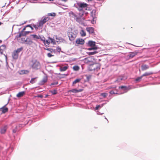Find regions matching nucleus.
I'll use <instances>...</instances> for the list:
<instances>
[{"label":"nucleus","instance_id":"1","mask_svg":"<svg viewBox=\"0 0 160 160\" xmlns=\"http://www.w3.org/2000/svg\"><path fill=\"white\" fill-rule=\"evenodd\" d=\"M88 5L82 2H77L76 3L74 4V7L76 8L81 13H79V16L82 17L84 14V10H88L89 8L88 7Z\"/></svg>","mask_w":160,"mask_h":160},{"label":"nucleus","instance_id":"2","mask_svg":"<svg viewBox=\"0 0 160 160\" xmlns=\"http://www.w3.org/2000/svg\"><path fill=\"white\" fill-rule=\"evenodd\" d=\"M140 87V86L139 85L134 86H122L119 87V89L120 90H122L123 91V92L121 93V94H123L124 93L127 92L128 91L131 89L138 88Z\"/></svg>","mask_w":160,"mask_h":160},{"label":"nucleus","instance_id":"3","mask_svg":"<svg viewBox=\"0 0 160 160\" xmlns=\"http://www.w3.org/2000/svg\"><path fill=\"white\" fill-rule=\"evenodd\" d=\"M78 33V31L77 30H71V32H69L68 34V36L69 40L71 41L73 40L76 37Z\"/></svg>","mask_w":160,"mask_h":160},{"label":"nucleus","instance_id":"4","mask_svg":"<svg viewBox=\"0 0 160 160\" xmlns=\"http://www.w3.org/2000/svg\"><path fill=\"white\" fill-rule=\"evenodd\" d=\"M100 68L99 66L96 64H91L89 67V70L91 71H98Z\"/></svg>","mask_w":160,"mask_h":160},{"label":"nucleus","instance_id":"5","mask_svg":"<svg viewBox=\"0 0 160 160\" xmlns=\"http://www.w3.org/2000/svg\"><path fill=\"white\" fill-rule=\"evenodd\" d=\"M31 66L33 69L37 70L40 68V64L39 62L36 60L33 62Z\"/></svg>","mask_w":160,"mask_h":160},{"label":"nucleus","instance_id":"6","mask_svg":"<svg viewBox=\"0 0 160 160\" xmlns=\"http://www.w3.org/2000/svg\"><path fill=\"white\" fill-rule=\"evenodd\" d=\"M127 79V77L124 74L121 75L119 76L117 79L115 81V82H119L122 81H124Z\"/></svg>","mask_w":160,"mask_h":160},{"label":"nucleus","instance_id":"7","mask_svg":"<svg viewBox=\"0 0 160 160\" xmlns=\"http://www.w3.org/2000/svg\"><path fill=\"white\" fill-rule=\"evenodd\" d=\"M8 128V126L7 125H4L3 127L1 128L0 132L2 134H4L6 132L7 129Z\"/></svg>","mask_w":160,"mask_h":160},{"label":"nucleus","instance_id":"8","mask_svg":"<svg viewBox=\"0 0 160 160\" xmlns=\"http://www.w3.org/2000/svg\"><path fill=\"white\" fill-rule=\"evenodd\" d=\"M30 36L32 37V39L36 41H37L38 39H39L40 38V36L39 35H37L36 34H31Z\"/></svg>","mask_w":160,"mask_h":160},{"label":"nucleus","instance_id":"9","mask_svg":"<svg viewBox=\"0 0 160 160\" xmlns=\"http://www.w3.org/2000/svg\"><path fill=\"white\" fill-rule=\"evenodd\" d=\"M96 42L92 41H89L87 43V44L88 46L90 47H94L96 46Z\"/></svg>","mask_w":160,"mask_h":160},{"label":"nucleus","instance_id":"10","mask_svg":"<svg viewBox=\"0 0 160 160\" xmlns=\"http://www.w3.org/2000/svg\"><path fill=\"white\" fill-rule=\"evenodd\" d=\"M86 30L89 34H92L94 33V28L92 27H87Z\"/></svg>","mask_w":160,"mask_h":160},{"label":"nucleus","instance_id":"11","mask_svg":"<svg viewBox=\"0 0 160 160\" xmlns=\"http://www.w3.org/2000/svg\"><path fill=\"white\" fill-rule=\"evenodd\" d=\"M23 41L26 42V44L29 45H31L33 42L32 40L28 38H27L26 39L24 38Z\"/></svg>","mask_w":160,"mask_h":160},{"label":"nucleus","instance_id":"12","mask_svg":"<svg viewBox=\"0 0 160 160\" xmlns=\"http://www.w3.org/2000/svg\"><path fill=\"white\" fill-rule=\"evenodd\" d=\"M85 41L82 39L78 38L77 39L76 41V42L78 44L82 45L84 44Z\"/></svg>","mask_w":160,"mask_h":160},{"label":"nucleus","instance_id":"13","mask_svg":"<svg viewBox=\"0 0 160 160\" xmlns=\"http://www.w3.org/2000/svg\"><path fill=\"white\" fill-rule=\"evenodd\" d=\"M47 77H44L43 78V79L40 82L39 84L40 85H43L46 82H47Z\"/></svg>","mask_w":160,"mask_h":160},{"label":"nucleus","instance_id":"14","mask_svg":"<svg viewBox=\"0 0 160 160\" xmlns=\"http://www.w3.org/2000/svg\"><path fill=\"white\" fill-rule=\"evenodd\" d=\"M8 102L2 107L0 108V109L2 110V112L3 113H5L8 110V108H7L6 107V106L8 104Z\"/></svg>","mask_w":160,"mask_h":160},{"label":"nucleus","instance_id":"15","mask_svg":"<svg viewBox=\"0 0 160 160\" xmlns=\"http://www.w3.org/2000/svg\"><path fill=\"white\" fill-rule=\"evenodd\" d=\"M69 16L71 18H73L74 19H75L76 17L77 16V15L75 14L73 12L71 11L69 13Z\"/></svg>","mask_w":160,"mask_h":160},{"label":"nucleus","instance_id":"16","mask_svg":"<svg viewBox=\"0 0 160 160\" xmlns=\"http://www.w3.org/2000/svg\"><path fill=\"white\" fill-rule=\"evenodd\" d=\"M82 91L81 89H72L69 91L70 92H72L74 93H77L78 92H81Z\"/></svg>","mask_w":160,"mask_h":160},{"label":"nucleus","instance_id":"17","mask_svg":"<svg viewBox=\"0 0 160 160\" xmlns=\"http://www.w3.org/2000/svg\"><path fill=\"white\" fill-rule=\"evenodd\" d=\"M12 57L14 59H17L18 58V54L17 53H16L14 51L13 53H12Z\"/></svg>","mask_w":160,"mask_h":160},{"label":"nucleus","instance_id":"18","mask_svg":"<svg viewBox=\"0 0 160 160\" xmlns=\"http://www.w3.org/2000/svg\"><path fill=\"white\" fill-rule=\"evenodd\" d=\"M45 23L41 19L40 21H39V22L37 23L38 27L41 28H42L43 25Z\"/></svg>","mask_w":160,"mask_h":160},{"label":"nucleus","instance_id":"19","mask_svg":"<svg viewBox=\"0 0 160 160\" xmlns=\"http://www.w3.org/2000/svg\"><path fill=\"white\" fill-rule=\"evenodd\" d=\"M25 94V92L24 91H22L19 92L17 95V97L18 98H20L22 96Z\"/></svg>","mask_w":160,"mask_h":160},{"label":"nucleus","instance_id":"20","mask_svg":"<svg viewBox=\"0 0 160 160\" xmlns=\"http://www.w3.org/2000/svg\"><path fill=\"white\" fill-rule=\"evenodd\" d=\"M28 72L29 71L26 70H22L19 72V74L21 75L27 74Z\"/></svg>","mask_w":160,"mask_h":160},{"label":"nucleus","instance_id":"21","mask_svg":"<svg viewBox=\"0 0 160 160\" xmlns=\"http://www.w3.org/2000/svg\"><path fill=\"white\" fill-rule=\"evenodd\" d=\"M49 18L48 17H42V21L45 23L47 21H48L49 20Z\"/></svg>","mask_w":160,"mask_h":160},{"label":"nucleus","instance_id":"22","mask_svg":"<svg viewBox=\"0 0 160 160\" xmlns=\"http://www.w3.org/2000/svg\"><path fill=\"white\" fill-rule=\"evenodd\" d=\"M149 68V67L147 65H142V70H145L148 69Z\"/></svg>","mask_w":160,"mask_h":160},{"label":"nucleus","instance_id":"23","mask_svg":"<svg viewBox=\"0 0 160 160\" xmlns=\"http://www.w3.org/2000/svg\"><path fill=\"white\" fill-rule=\"evenodd\" d=\"M44 49L52 53L53 52L55 53L56 52V50L53 49L52 48H44Z\"/></svg>","mask_w":160,"mask_h":160},{"label":"nucleus","instance_id":"24","mask_svg":"<svg viewBox=\"0 0 160 160\" xmlns=\"http://www.w3.org/2000/svg\"><path fill=\"white\" fill-rule=\"evenodd\" d=\"M23 48L22 47H21L19 48H18L16 50H14V51L16 53H17L18 54L22 50Z\"/></svg>","mask_w":160,"mask_h":160},{"label":"nucleus","instance_id":"25","mask_svg":"<svg viewBox=\"0 0 160 160\" xmlns=\"http://www.w3.org/2000/svg\"><path fill=\"white\" fill-rule=\"evenodd\" d=\"M25 34V33L24 32L21 31L20 32L19 35L18 36L17 35L16 36V37H17V38H20L22 36H25L26 35Z\"/></svg>","mask_w":160,"mask_h":160},{"label":"nucleus","instance_id":"26","mask_svg":"<svg viewBox=\"0 0 160 160\" xmlns=\"http://www.w3.org/2000/svg\"><path fill=\"white\" fill-rule=\"evenodd\" d=\"M152 74V73L151 72H146L144 74L142 75V76H141V79L142 78V77L145 76H149Z\"/></svg>","mask_w":160,"mask_h":160},{"label":"nucleus","instance_id":"27","mask_svg":"<svg viewBox=\"0 0 160 160\" xmlns=\"http://www.w3.org/2000/svg\"><path fill=\"white\" fill-rule=\"evenodd\" d=\"M68 68V67L67 66H64V67H61L60 68V70L61 71H64Z\"/></svg>","mask_w":160,"mask_h":160},{"label":"nucleus","instance_id":"28","mask_svg":"<svg viewBox=\"0 0 160 160\" xmlns=\"http://www.w3.org/2000/svg\"><path fill=\"white\" fill-rule=\"evenodd\" d=\"M136 53V52H133L130 53L129 55V57L130 58H132L135 56Z\"/></svg>","mask_w":160,"mask_h":160},{"label":"nucleus","instance_id":"29","mask_svg":"<svg viewBox=\"0 0 160 160\" xmlns=\"http://www.w3.org/2000/svg\"><path fill=\"white\" fill-rule=\"evenodd\" d=\"M49 39L50 40L51 42L53 44V45H55L56 44L55 40L54 38H52L50 37H49Z\"/></svg>","mask_w":160,"mask_h":160},{"label":"nucleus","instance_id":"30","mask_svg":"<svg viewBox=\"0 0 160 160\" xmlns=\"http://www.w3.org/2000/svg\"><path fill=\"white\" fill-rule=\"evenodd\" d=\"M80 34H81V35L82 37L85 36L86 35V33L83 30H81V32H80Z\"/></svg>","mask_w":160,"mask_h":160},{"label":"nucleus","instance_id":"31","mask_svg":"<svg viewBox=\"0 0 160 160\" xmlns=\"http://www.w3.org/2000/svg\"><path fill=\"white\" fill-rule=\"evenodd\" d=\"M81 80L80 78H77L74 80L72 82L73 85L76 84V83L79 82Z\"/></svg>","mask_w":160,"mask_h":160},{"label":"nucleus","instance_id":"32","mask_svg":"<svg viewBox=\"0 0 160 160\" xmlns=\"http://www.w3.org/2000/svg\"><path fill=\"white\" fill-rule=\"evenodd\" d=\"M40 39L41 40V41L43 42L44 44H45V38L43 36H40Z\"/></svg>","mask_w":160,"mask_h":160},{"label":"nucleus","instance_id":"33","mask_svg":"<svg viewBox=\"0 0 160 160\" xmlns=\"http://www.w3.org/2000/svg\"><path fill=\"white\" fill-rule=\"evenodd\" d=\"M80 17H80H78L77 16L75 19L76 21L79 23H80L81 22V18Z\"/></svg>","mask_w":160,"mask_h":160},{"label":"nucleus","instance_id":"34","mask_svg":"<svg viewBox=\"0 0 160 160\" xmlns=\"http://www.w3.org/2000/svg\"><path fill=\"white\" fill-rule=\"evenodd\" d=\"M98 52L97 51H93V52H88V53L89 55L91 56V55H94L96 53H97Z\"/></svg>","mask_w":160,"mask_h":160},{"label":"nucleus","instance_id":"35","mask_svg":"<svg viewBox=\"0 0 160 160\" xmlns=\"http://www.w3.org/2000/svg\"><path fill=\"white\" fill-rule=\"evenodd\" d=\"M73 69L75 71H77L79 69V67L78 66L75 65L73 67Z\"/></svg>","mask_w":160,"mask_h":160},{"label":"nucleus","instance_id":"36","mask_svg":"<svg viewBox=\"0 0 160 160\" xmlns=\"http://www.w3.org/2000/svg\"><path fill=\"white\" fill-rule=\"evenodd\" d=\"M92 47L89 48L88 49V50H95L98 49V47L97 46Z\"/></svg>","mask_w":160,"mask_h":160},{"label":"nucleus","instance_id":"37","mask_svg":"<svg viewBox=\"0 0 160 160\" xmlns=\"http://www.w3.org/2000/svg\"><path fill=\"white\" fill-rule=\"evenodd\" d=\"M37 78L36 77L35 78H32L31 79V80L30 81V82L32 84H33L35 83L36 82L35 80Z\"/></svg>","mask_w":160,"mask_h":160},{"label":"nucleus","instance_id":"38","mask_svg":"<svg viewBox=\"0 0 160 160\" xmlns=\"http://www.w3.org/2000/svg\"><path fill=\"white\" fill-rule=\"evenodd\" d=\"M86 81L87 82H88L91 78V75H86Z\"/></svg>","mask_w":160,"mask_h":160},{"label":"nucleus","instance_id":"39","mask_svg":"<svg viewBox=\"0 0 160 160\" xmlns=\"http://www.w3.org/2000/svg\"><path fill=\"white\" fill-rule=\"evenodd\" d=\"M3 47L4 48L5 47V45H2L1 47H0V54H2L3 52V50L1 48V47Z\"/></svg>","mask_w":160,"mask_h":160},{"label":"nucleus","instance_id":"40","mask_svg":"<svg viewBox=\"0 0 160 160\" xmlns=\"http://www.w3.org/2000/svg\"><path fill=\"white\" fill-rule=\"evenodd\" d=\"M108 95V94L107 93L103 92L101 94L100 96L103 97L104 98L106 97Z\"/></svg>","mask_w":160,"mask_h":160},{"label":"nucleus","instance_id":"41","mask_svg":"<svg viewBox=\"0 0 160 160\" xmlns=\"http://www.w3.org/2000/svg\"><path fill=\"white\" fill-rule=\"evenodd\" d=\"M51 42L50 40L49 39V37L47 40H45V44L46 43L48 45H49Z\"/></svg>","mask_w":160,"mask_h":160},{"label":"nucleus","instance_id":"42","mask_svg":"<svg viewBox=\"0 0 160 160\" xmlns=\"http://www.w3.org/2000/svg\"><path fill=\"white\" fill-rule=\"evenodd\" d=\"M101 108V106L100 105H97L95 107V109L96 110H98L99 108Z\"/></svg>","mask_w":160,"mask_h":160},{"label":"nucleus","instance_id":"43","mask_svg":"<svg viewBox=\"0 0 160 160\" xmlns=\"http://www.w3.org/2000/svg\"><path fill=\"white\" fill-rule=\"evenodd\" d=\"M56 15V14L55 13H48V16H55Z\"/></svg>","mask_w":160,"mask_h":160},{"label":"nucleus","instance_id":"44","mask_svg":"<svg viewBox=\"0 0 160 160\" xmlns=\"http://www.w3.org/2000/svg\"><path fill=\"white\" fill-rule=\"evenodd\" d=\"M47 56L48 58H51L54 56V55L50 53H48L47 54Z\"/></svg>","mask_w":160,"mask_h":160},{"label":"nucleus","instance_id":"45","mask_svg":"<svg viewBox=\"0 0 160 160\" xmlns=\"http://www.w3.org/2000/svg\"><path fill=\"white\" fill-rule=\"evenodd\" d=\"M51 93L53 95H55L57 94V92L55 90H53L51 91Z\"/></svg>","mask_w":160,"mask_h":160},{"label":"nucleus","instance_id":"46","mask_svg":"<svg viewBox=\"0 0 160 160\" xmlns=\"http://www.w3.org/2000/svg\"><path fill=\"white\" fill-rule=\"evenodd\" d=\"M140 81V77H138L137 78H136L135 80V83H136L137 82Z\"/></svg>","mask_w":160,"mask_h":160},{"label":"nucleus","instance_id":"47","mask_svg":"<svg viewBox=\"0 0 160 160\" xmlns=\"http://www.w3.org/2000/svg\"><path fill=\"white\" fill-rule=\"evenodd\" d=\"M56 50L58 52H60L61 51V48L60 47L58 46L57 47Z\"/></svg>","mask_w":160,"mask_h":160},{"label":"nucleus","instance_id":"48","mask_svg":"<svg viewBox=\"0 0 160 160\" xmlns=\"http://www.w3.org/2000/svg\"><path fill=\"white\" fill-rule=\"evenodd\" d=\"M59 38H58L57 35H54L53 37V38L54 39H55L58 40H60V39Z\"/></svg>","mask_w":160,"mask_h":160},{"label":"nucleus","instance_id":"49","mask_svg":"<svg viewBox=\"0 0 160 160\" xmlns=\"http://www.w3.org/2000/svg\"><path fill=\"white\" fill-rule=\"evenodd\" d=\"M92 58L91 57H89L87 58H85V59H87L88 62H90L91 61V59Z\"/></svg>","mask_w":160,"mask_h":160},{"label":"nucleus","instance_id":"50","mask_svg":"<svg viewBox=\"0 0 160 160\" xmlns=\"http://www.w3.org/2000/svg\"><path fill=\"white\" fill-rule=\"evenodd\" d=\"M109 93L111 94H117V93H115L113 91V90H111V91H110L109 92Z\"/></svg>","mask_w":160,"mask_h":160},{"label":"nucleus","instance_id":"51","mask_svg":"<svg viewBox=\"0 0 160 160\" xmlns=\"http://www.w3.org/2000/svg\"><path fill=\"white\" fill-rule=\"evenodd\" d=\"M58 84V82H54L53 83H52L51 84V85H57Z\"/></svg>","mask_w":160,"mask_h":160},{"label":"nucleus","instance_id":"52","mask_svg":"<svg viewBox=\"0 0 160 160\" xmlns=\"http://www.w3.org/2000/svg\"><path fill=\"white\" fill-rule=\"evenodd\" d=\"M24 32L25 33V34L26 35L28 34L29 33L31 32L30 31H24Z\"/></svg>","mask_w":160,"mask_h":160},{"label":"nucleus","instance_id":"53","mask_svg":"<svg viewBox=\"0 0 160 160\" xmlns=\"http://www.w3.org/2000/svg\"><path fill=\"white\" fill-rule=\"evenodd\" d=\"M33 27L35 28H36V29H38V28H39L40 27H38V26L37 25V26H36V25H34V24H33Z\"/></svg>","mask_w":160,"mask_h":160},{"label":"nucleus","instance_id":"54","mask_svg":"<svg viewBox=\"0 0 160 160\" xmlns=\"http://www.w3.org/2000/svg\"><path fill=\"white\" fill-rule=\"evenodd\" d=\"M17 131L16 129H15L13 130L12 132L13 133H15Z\"/></svg>","mask_w":160,"mask_h":160},{"label":"nucleus","instance_id":"55","mask_svg":"<svg viewBox=\"0 0 160 160\" xmlns=\"http://www.w3.org/2000/svg\"><path fill=\"white\" fill-rule=\"evenodd\" d=\"M26 22H24V23H21L20 24V25H17L18 26H21L22 25H23V24H24L25 23H26Z\"/></svg>","mask_w":160,"mask_h":160},{"label":"nucleus","instance_id":"56","mask_svg":"<svg viewBox=\"0 0 160 160\" xmlns=\"http://www.w3.org/2000/svg\"><path fill=\"white\" fill-rule=\"evenodd\" d=\"M26 22H24V23H21L20 24V25H17L18 26H21L22 25H23V24H24L25 23H26Z\"/></svg>","mask_w":160,"mask_h":160},{"label":"nucleus","instance_id":"57","mask_svg":"<svg viewBox=\"0 0 160 160\" xmlns=\"http://www.w3.org/2000/svg\"><path fill=\"white\" fill-rule=\"evenodd\" d=\"M24 38H21V40L22 41V42H24L23 41V39H24Z\"/></svg>","mask_w":160,"mask_h":160},{"label":"nucleus","instance_id":"58","mask_svg":"<svg viewBox=\"0 0 160 160\" xmlns=\"http://www.w3.org/2000/svg\"><path fill=\"white\" fill-rule=\"evenodd\" d=\"M26 28V27L25 26L24 28H23L22 31L24 32V31L25 30Z\"/></svg>","mask_w":160,"mask_h":160},{"label":"nucleus","instance_id":"59","mask_svg":"<svg viewBox=\"0 0 160 160\" xmlns=\"http://www.w3.org/2000/svg\"><path fill=\"white\" fill-rule=\"evenodd\" d=\"M38 97L42 98L43 97V96L42 95H39L38 96Z\"/></svg>","mask_w":160,"mask_h":160},{"label":"nucleus","instance_id":"60","mask_svg":"<svg viewBox=\"0 0 160 160\" xmlns=\"http://www.w3.org/2000/svg\"><path fill=\"white\" fill-rule=\"evenodd\" d=\"M31 26L30 25H26V28H27V27H30Z\"/></svg>","mask_w":160,"mask_h":160},{"label":"nucleus","instance_id":"61","mask_svg":"<svg viewBox=\"0 0 160 160\" xmlns=\"http://www.w3.org/2000/svg\"><path fill=\"white\" fill-rule=\"evenodd\" d=\"M5 59H6V62L7 63V56H6L5 55Z\"/></svg>","mask_w":160,"mask_h":160},{"label":"nucleus","instance_id":"62","mask_svg":"<svg viewBox=\"0 0 160 160\" xmlns=\"http://www.w3.org/2000/svg\"><path fill=\"white\" fill-rule=\"evenodd\" d=\"M104 103H103V104H101V107H102L104 105Z\"/></svg>","mask_w":160,"mask_h":160},{"label":"nucleus","instance_id":"63","mask_svg":"<svg viewBox=\"0 0 160 160\" xmlns=\"http://www.w3.org/2000/svg\"><path fill=\"white\" fill-rule=\"evenodd\" d=\"M104 103H103V104H101V107H102L104 105Z\"/></svg>","mask_w":160,"mask_h":160},{"label":"nucleus","instance_id":"64","mask_svg":"<svg viewBox=\"0 0 160 160\" xmlns=\"http://www.w3.org/2000/svg\"><path fill=\"white\" fill-rule=\"evenodd\" d=\"M30 28H31V29L32 30H33V28L32 26H31Z\"/></svg>","mask_w":160,"mask_h":160}]
</instances>
